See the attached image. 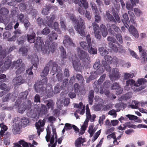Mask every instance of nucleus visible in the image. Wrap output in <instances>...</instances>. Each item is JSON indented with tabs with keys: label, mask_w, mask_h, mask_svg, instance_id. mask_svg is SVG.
I'll return each instance as SVG.
<instances>
[{
	"label": "nucleus",
	"mask_w": 147,
	"mask_h": 147,
	"mask_svg": "<svg viewBox=\"0 0 147 147\" xmlns=\"http://www.w3.org/2000/svg\"><path fill=\"white\" fill-rule=\"evenodd\" d=\"M35 35L34 32L32 33L31 34H27L26 36L27 40L29 42L31 43L34 42Z\"/></svg>",
	"instance_id": "24"
},
{
	"label": "nucleus",
	"mask_w": 147,
	"mask_h": 147,
	"mask_svg": "<svg viewBox=\"0 0 147 147\" xmlns=\"http://www.w3.org/2000/svg\"><path fill=\"white\" fill-rule=\"evenodd\" d=\"M88 52L90 54H95L97 53L96 48L92 47V45L90 47H89Z\"/></svg>",
	"instance_id": "38"
},
{
	"label": "nucleus",
	"mask_w": 147,
	"mask_h": 147,
	"mask_svg": "<svg viewBox=\"0 0 147 147\" xmlns=\"http://www.w3.org/2000/svg\"><path fill=\"white\" fill-rule=\"evenodd\" d=\"M74 107L78 108L76 111L77 113H78L81 115H83L84 114L85 111V106L83 105L82 102H80L78 104H74Z\"/></svg>",
	"instance_id": "6"
},
{
	"label": "nucleus",
	"mask_w": 147,
	"mask_h": 147,
	"mask_svg": "<svg viewBox=\"0 0 147 147\" xmlns=\"http://www.w3.org/2000/svg\"><path fill=\"white\" fill-rule=\"evenodd\" d=\"M31 57V61L32 64H33V66H34L35 68V69L37 68V66L38 64V59L37 56L35 54H34ZM28 59L30 58V56L28 57Z\"/></svg>",
	"instance_id": "11"
},
{
	"label": "nucleus",
	"mask_w": 147,
	"mask_h": 147,
	"mask_svg": "<svg viewBox=\"0 0 147 147\" xmlns=\"http://www.w3.org/2000/svg\"><path fill=\"white\" fill-rule=\"evenodd\" d=\"M94 97V91L93 90H91L89 92L88 96L89 104L92 105Z\"/></svg>",
	"instance_id": "34"
},
{
	"label": "nucleus",
	"mask_w": 147,
	"mask_h": 147,
	"mask_svg": "<svg viewBox=\"0 0 147 147\" xmlns=\"http://www.w3.org/2000/svg\"><path fill=\"white\" fill-rule=\"evenodd\" d=\"M118 45L119 46L118 50V52L121 53H125V50L124 49L123 47L120 45Z\"/></svg>",
	"instance_id": "59"
},
{
	"label": "nucleus",
	"mask_w": 147,
	"mask_h": 147,
	"mask_svg": "<svg viewBox=\"0 0 147 147\" xmlns=\"http://www.w3.org/2000/svg\"><path fill=\"white\" fill-rule=\"evenodd\" d=\"M145 81V79H140L138 80L137 81L138 83L136 84V90H134V91H139L140 90V89H139L137 87L140 86L141 85L143 84Z\"/></svg>",
	"instance_id": "36"
},
{
	"label": "nucleus",
	"mask_w": 147,
	"mask_h": 147,
	"mask_svg": "<svg viewBox=\"0 0 147 147\" xmlns=\"http://www.w3.org/2000/svg\"><path fill=\"white\" fill-rule=\"evenodd\" d=\"M22 60L20 59L16 61L13 62V67H15V68L18 67V68L16 71V74H20L25 70V66L24 64L22 63Z\"/></svg>",
	"instance_id": "5"
},
{
	"label": "nucleus",
	"mask_w": 147,
	"mask_h": 147,
	"mask_svg": "<svg viewBox=\"0 0 147 147\" xmlns=\"http://www.w3.org/2000/svg\"><path fill=\"white\" fill-rule=\"evenodd\" d=\"M20 53L22 54L23 55H27V53L28 51L27 49L26 48H20L19 50Z\"/></svg>",
	"instance_id": "52"
},
{
	"label": "nucleus",
	"mask_w": 147,
	"mask_h": 147,
	"mask_svg": "<svg viewBox=\"0 0 147 147\" xmlns=\"http://www.w3.org/2000/svg\"><path fill=\"white\" fill-rule=\"evenodd\" d=\"M48 89L47 92V95L49 97H51L53 95L54 92L53 91V89L51 86L47 87Z\"/></svg>",
	"instance_id": "43"
},
{
	"label": "nucleus",
	"mask_w": 147,
	"mask_h": 147,
	"mask_svg": "<svg viewBox=\"0 0 147 147\" xmlns=\"http://www.w3.org/2000/svg\"><path fill=\"white\" fill-rule=\"evenodd\" d=\"M30 147H34L33 145L29 143ZM28 144L23 140H20L18 143L14 144L13 147H28Z\"/></svg>",
	"instance_id": "12"
},
{
	"label": "nucleus",
	"mask_w": 147,
	"mask_h": 147,
	"mask_svg": "<svg viewBox=\"0 0 147 147\" xmlns=\"http://www.w3.org/2000/svg\"><path fill=\"white\" fill-rule=\"evenodd\" d=\"M11 63V62L10 60L5 61L4 63V65L2 67V69L5 70L8 69L10 66Z\"/></svg>",
	"instance_id": "39"
},
{
	"label": "nucleus",
	"mask_w": 147,
	"mask_h": 147,
	"mask_svg": "<svg viewBox=\"0 0 147 147\" xmlns=\"http://www.w3.org/2000/svg\"><path fill=\"white\" fill-rule=\"evenodd\" d=\"M21 126V123L19 121H16L13 125L12 131L14 134H17L20 131Z\"/></svg>",
	"instance_id": "10"
},
{
	"label": "nucleus",
	"mask_w": 147,
	"mask_h": 147,
	"mask_svg": "<svg viewBox=\"0 0 147 147\" xmlns=\"http://www.w3.org/2000/svg\"><path fill=\"white\" fill-rule=\"evenodd\" d=\"M73 64L74 68L76 70L80 71L81 70L82 66L79 61H74L73 62Z\"/></svg>",
	"instance_id": "25"
},
{
	"label": "nucleus",
	"mask_w": 147,
	"mask_h": 147,
	"mask_svg": "<svg viewBox=\"0 0 147 147\" xmlns=\"http://www.w3.org/2000/svg\"><path fill=\"white\" fill-rule=\"evenodd\" d=\"M75 29L81 36H83L85 35L84 29L85 26L84 21L81 18H80L79 21L77 23L76 25L74 26Z\"/></svg>",
	"instance_id": "4"
},
{
	"label": "nucleus",
	"mask_w": 147,
	"mask_h": 147,
	"mask_svg": "<svg viewBox=\"0 0 147 147\" xmlns=\"http://www.w3.org/2000/svg\"><path fill=\"white\" fill-rule=\"evenodd\" d=\"M60 50L61 51V56L62 58H64L66 57V53L63 47L60 48Z\"/></svg>",
	"instance_id": "56"
},
{
	"label": "nucleus",
	"mask_w": 147,
	"mask_h": 147,
	"mask_svg": "<svg viewBox=\"0 0 147 147\" xmlns=\"http://www.w3.org/2000/svg\"><path fill=\"white\" fill-rule=\"evenodd\" d=\"M112 63H116L117 64L122 65L123 62V61L121 60H118L117 57H114L112 58L111 60Z\"/></svg>",
	"instance_id": "37"
},
{
	"label": "nucleus",
	"mask_w": 147,
	"mask_h": 147,
	"mask_svg": "<svg viewBox=\"0 0 147 147\" xmlns=\"http://www.w3.org/2000/svg\"><path fill=\"white\" fill-rule=\"evenodd\" d=\"M126 116L130 120H136V121L139 123L142 122V121L140 119H138V117L136 116L129 114L126 115Z\"/></svg>",
	"instance_id": "31"
},
{
	"label": "nucleus",
	"mask_w": 147,
	"mask_h": 147,
	"mask_svg": "<svg viewBox=\"0 0 147 147\" xmlns=\"http://www.w3.org/2000/svg\"><path fill=\"white\" fill-rule=\"evenodd\" d=\"M99 50L100 54L103 56H105L108 53V51L103 47L100 48Z\"/></svg>",
	"instance_id": "41"
},
{
	"label": "nucleus",
	"mask_w": 147,
	"mask_h": 147,
	"mask_svg": "<svg viewBox=\"0 0 147 147\" xmlns=\"http://www.w3.org/2000/svg\"><path fill=\"white\" fill-rule=\"evenodd\" d=\"M74 2L80 6L84 7L85 9L88 7V4L86 0H75Z\"/></svg>",
	"instance_id": "14"
},
{
	"label": "nucleus",
	"mask_w": 147,
	"mask_h": 147,
	"mask_svg": "<svg viewBox=\"0 0 147 147\" xmlns=\"http://www.w3.org/2000/svg\"><path fill=\"white\" fill-rule=\"evenodd\" d=\"M57 34L52 31L51 33L48 35L49 38L51 41L57 39Z\"/></svg>",
	"instance_id": "35"
},
{
	"label": "nucleus",
	"mask_w": 147,
	"mask_h": 147,
	"mask_svg": "<svg viewBox=\"0 0 147 147\" xmlns=\"http://www.w3.org/2000/svg\"><path fill=\"white\" fill-rule=\"evenodd\" d=\"M102 64L104 65V68L108 72H109L111 70V68L109 66V65L107 64L106 61H102Z\"/></svg>",
	"instance_id": "47"
},
{
	"label": "nucleus",
	"mask_w": 147,
	"mask_h": 147,
	"mask_svg": "<svg viewBox=\"0 0 147 147\" xmlns=\"http://www.w3.org/2000/svg\"><path fill=\"white\" fill-rule=\"evenodd\" d=\"M51 61L52 63V64L50 65V68L51 67H52V71L53 73H55L57 72L58 69L59 68L57 64L54 62L52 61Z\"/></svg>",
	"instance_id": "30"
},
{
	"label": "nucleus",
	"mask_w": 147,
	"mask_h": 147,
	"mask_svg": "<svg viewBox=\"0 0 147 147\" xmlns=\"http://www.w3.org/2000/svg\"><path fill=\"white\" fill-rule=\"evenodd\" d=\"M77 50L78 56L80 59L82 61L84 66L85 67H87L90 61V58L88 55L87 53L81 50L79 48L77 49Z\"/></svg>",
	"instance_id": "2"
},
{
	"label": "nucleus",
	"mask_w": 147,
	"mask_h": 147,
	"mask_svg": "<svg viewBox=\"0 0 147 147\" xmlns=\"http://www.w3.org/2000/svg\"><path fill=\"white\" fill-rule=\"evenodd\" d=\"M52 130L53 134L52 135L51 137H50L51 138L50 140L51 143L52 144H53L55 140V141H56V142H57V135L55 129L53 127Z\"/></svg>",
	"instance_id": "23"
},
{
	"label": "nucleus",
	"mask_w": 147,
	"mask_h": 147,
	"mask_svg": "<svg viewBox=\"0 0 147 147\" xmlns=\"http://www.w3.org/2000/svg\"><path fill=\"white\" fill-rule=\"evenodd\" d=\"M122 125L124 126L125 129L127 127H128L129 128L131 127L134 128H136V125L133 124H130L129 122H127L125 123L124 124H123Z\"/></svg>",
	"instance_id": "55"
},
{
	"label": "nucleus",
	"mask_w": 147,
	"mask_h": 147,
	"mask_svg": "<svg viewBox=\"0 0 147 147\" xmlns=\"http://www.w3.org/2000/svg\"><path fill=\"white\" fill-rule=\"evenodd\" d=\"M28 94V91H26L24 92H22L20 94V97L21 99H26Z\"/></svg>",
	"instance_id": "49"
},
{
	"label": "nucleus",
	"mask_w": 147,
	"mask_h": 147,
	"mask_svg": "<svg viewBox=\"0 0 147 147\" xmlns=\"http://www.w3.org/2000/svg\"><path fill=\"white\" fill-rule=\"evenodd\" d=\"M9 13V11L7 9L5 8H2L0 9V14L3 15H7Z\"/></svg>",
	"instance_id": "46"
},
{
	"label": "nucleus",
	"mask_w": 147,
	"mask_h": 147,
	"mask_svg": "<svg viewBox=\"0 0 147 147\" xmlns=\"http://www.w3.org/2000/svg\"><path fill=\"white\" fill-rule=\"evenodd\" d=\"M123 17L124 20H122V21L124 23L125 22H128L129 18L127 13H125L123 15Z\"/></svg>",
	"instance_id": "62"
},
{
	"label": "nucleus",
	"mask_w": 147,
	"mask_h": 147,
	"mask_svg": "<svg viewBox=\"0 0 147 147\" xmlns=\"http://www.w3.org/2000/svg\"><path fill=\"white\" fill-rule=\"evenodd\" d=\"M21 125H26L29 123V121L27 118H23L21 119Z\"/></svg>",
	"instance_id": "45"
},
{
	"label": "nucleus",
	"mask_w": 147,
	"mask_h": 147,
	"mask_svg": "<svg viewBox=\"0 0 147 147\" xmlns=\"http://www.w3.org/2000/svg\"><path fill=\"white\" fill-rule=\"evenodd\" d=\"M134 76L133 74H130L125 73L124 75V79L127 80L129 78H133Z\"/></svg>",
	"instance_id": "58"
},
{
	"label": "nucleus",
	"mask_w": 147,
	"mask_h": 147,
	"mask_svg": "<svg viewBox=\"0 0 147 147\" xmlns=\"http://www.w3.org/2000/svg\"><path fill=\"white\" fill-rule=\"evenodd\" d=\"M85 142V138L82 137L78 138L75 141V145L76 147L81 146L82 144Z\"/></svg>",
	"instance_id": "20"
},
{
	"label": "nucleus",
	"mask_w": 147,
	"mask_h": 147,
	"mask_svg": "<svg viewBox=\"0 0 147 147\" xmlns=\"http://www.w3.org/2000/svg\"><path fill=\"white\" fill-rule=\"evenodd\" d=\"M120 109H117L115 111L114 109H112L108 113V115H111L113 116L114 117H116L117 116L116 112H119L120 111Z\"/></svg>",
	"instance_id": "48"
},
{
	"label": "nucleus",
	"mask_w": 147,
	"mask_h": 147,
	"mask_svg": "<svg viewBox=\"0 0 147 147\" xmlns=\"http://www.w3.org/2000/svg\"><path fill=\"white\" fill-rule=\"evenodd\" d=\"M131 3V5L129 3H126V7L128 10H132L133 9V7L134 6L136 3L138 2V0H130Z\"/></svg>",
	"instance_id": "22"
},
{
	"label": "nucleus",
	"mask_w": 147,
	"mask_h": 147,
	"mask_svg": "<svg viewBox=\"0 0 147 147\" xmlns=\"http://www.w3.org/2000/svg\"><path fill=\"white\" fill-rule=\"evenodd\" d=\"M45 45L40 37H38L35 44V47L37 50L41 51L44 54H48L50 52L53 53L57 46V43L55 42H50L48 41L45 42Z\"/></svg>",
	"instance_id": "1"
},
{
	"label": "nucleus",
	"mask_w": 147,
	"mask_h": 147,
	"mask_svg": "<svg viewBox=\"0 0 147 147\" xmlns=\"http://www.w3.org/2000/svg\"><path fill=\"white\" fill-rule=\"evenodd\" d=\"M31 107V102L30 100H28L24 103L21 104L18 109V112L20 113H22L26 109H28V113H29L32 116L34 114L36 113V110H33L31 109L30 110Z\"/></svg>",
	"instance_id": "3"
},
{
	"label": "nucleus",
	"mask_w": 147,
	"mask_h": 147,
	"mask_svg": "<svg viewBox=\"0 0 147 147\" xmlns=\"http://www.w3.org/2000/svg\"><path fill=\"white\" fill-rule=\"evenodd\" d=\"M64 39L63 41V43L64 45L67 46V45H70L73 47H75V45L73 43L72 40L69 36H66L64 37Z\"/></svg>",
	"instance_id": "18"
},
{
	"label": "nucleus",
	"mask_w": 147,
	"mask_h": 147,
	"mask_svg": "<svg viewBox=\"0 0 147 147\" xmlns=\"http://www.w3.org/2000/svg\"><path fill=\"white\" fill-rule=\"evenodd\" d=\"M107 28L109 32L112 34L113 32V30L112 28L113 29L115 32L117 33H120L121 32V31L119 28L116 26L115 24H112L111 25L110 24H107Z\"/></svg>",
	"instance_id": "9"
},
{
	"label": "nucleus",
	"mask_w": 147,
	"mask_h": 147,
	"mask_svg": "<svg viewBox=\"0 0 147 147\" xmlns=\"http://www.w3.org/2000/svg\"><path fill=\"white\" fill-rule=\"evenodd\" d=\"M61 88V87L60 85L59 84H57L54 88V94H57L59 92Z\"/></svg>",
	"instance_id": "51"
},
{
	"label": "nucleus",
	"mask_w": 147,
	"mask_h": 147,
	"mask_svg": "<svg viewBox=\"0 0 147 147\" xmlns=\"http://www.w3.org/2000/svg\"><path fill=\"white\" fill-rule=\"evenodd\" d=\"M97 74H98L96 73V71L94 72H92L91 75L89 78V79L91 80L96 78L97 77Z\"/></svg>",
	"instance_id": "63"
},
{
	"label": "nucleus",
	"mask_w": 147,
	"mask_h": 147,
	"mask_svg": "<svg viewBox=\"0 0 147 147\" xmlns=\"http://www.w3.org/2000/svg\"><path fill=\"white\" fill-rule=\"evenodd\" d=\"M88 124L84 123L83 125L81 126V130L79 133V136L82 135L85 132V130Z\"/></svg>",
	"instance_id": "40"
},
{
	"label": "nucleus",
	"mask_w": 147,
	"mask_h": 147,
	"mask_svg": "<svg viewBox=\"0 0 147 147\" xmlns=\"http://www.w3.org/2000/svg\"><path fill=\"white\" fill-rule=\"evenodd\" d=\"M102 105L100 104H97L93 106V108L94 110L96 111H100L102 108Z\"/></svg>",
	"instance_id": "57"
},
{
	"label": "nucleus",
	"mask_w": 147,
	"mask_h": 147,
	"mask_svg": "<svg viewBox=\"0 0 147 147\" xmlns=\"http://www.w3.org/2000/svg\"><path fill=\"white\" fill-rule=\"evenodd\" d=\"M100 29L103 36V37H106L108 34V32L105 26L103 24H101L100 27Z\"/></svg>",
	"instance_id": "27"
},
{
	"label": "nucleus",
	"mask_w": 147,
	"mask_h": 147,
	"mask_svg": "<svg viewBox=\"0 0 147 147\" xmlns=\"http://www.w3.org/2000/svg\"><path fill=\"white\" fill-rule=\"evenodd\" d=\"M26 11L29 14H31L34 16H36L37 12L36 10L33 9L31 6L29 7V9H27Z\"/></svg>",
	"instance_id": "33"
},
{
	"label": "nucleus",
	"mask_w": 147,
	"mask_h": 147,
	"mask_svg": "<svg viewBox=\"0 0 147 147\" xmlns=\"http://www.w3.org/2000/svg\"><path fill=\"white\" fill-rule=\"evenodd\" d=\"M130 106L132 109H138L139 107L140 106V102L134 100L132 101V104L130 105Z\"/></svg>",
	"instance_id": "32"
},
{
	"label": "nucleus",
	"mask_w": 147,
	"mask_h": 147,
	"mask_svg": "<svg viewBox=\"0 0 147 147\" xmlns=\"http://www.w3.org/2000/svg\"><path fill=\"white\" fill-rule=\"evenodd\" d=\"M105 60L107 61L106 62H107L108 63L110 64L112 63V57L110 56L106 55L105 57Z\"/></svg>",
	"instance_id": "64"
},
{
	"label": "nucleus",
	"mask_w": 147,
	"mask_h": 147,
	"mask_svg": "<svg viewBox=\"0 0 147 147\" xmlns=\"http://www.w3.org/2000/svg\"><path fill=\"white\" fill-rule=\"evenodd\" d=\"M126 85L125 87V89L128 88V86H132V89H134V90H136V84H135V82L133 80L131 79L127 80L126 81Z\"/></svg>",
	"instance_id": "21"
},
{
	"label": "nucleus",
	"mask_w": 147,
	"mask_h": 147,
	"mask_svg": "<svg viewBox=\"0 0 147 147\" xmlns=\"http://www.w3.org/2000/svg\"><path fill=\"white\" fill-rule=\"evenodd\" d=\"M128 13L129 16H130V21L132 24H135L136 22L135 20L136 19V17L135 16L134 13L132 12L133 9L132 10H129Z\"/></svg>",
	"instance_id": "26"
},
{
	"label": "nucleus",
	"mask_w": 147,
	"mask_h": 147,
	"mask_svg": "<svg viewBox=\"0 0 147 147\" xmlns=\"http://www.w3.org/2000/svg\"><path fill=\"white\" fill-rule=\"evenodd\" d=\"M111 80L112 81L115 80L119 78L120 74L119 72V70L117 68L113 69L112 74L109 75Z\"/></svg>",
	"instance_id": "8"
},
{
	"label": "nucleus",
	"mask_w": 147,
	"mask_h": 147,
	"mask_svg": "<svg viewBox=\"0 0 147 147\" xmlns=\"http://www.w3.org/2000/svg\"><path fill=\"white\" fill-rule=\"evenodd\" d=\"M86 118L84 123L88 124L89 120L90 119L91 115L90 114V109L88 107V105H87L86 107Z\"/></svg>",
	"instance_id": "28"
},
{
	"label": "nucleus",
	"mask_w": 147,
	"mask_h": 147,
	"mask_svg": "<svg viewBox=\"0 0 147 147\" xmlns=\"http://www.w3.org/2000/svg\"><path fill=\"white\" fill-rule=\"evenodd\" d=\"M111 89L117 90L116 94L117 95L121 94L123 91V88L119 86L118 84L116 82L113 83V86L111 87Z\"/></svg>",
	"instance_id": "15"
},
{
	"label": "nucleus",
	"mask_w": 147,
	"mask_h": 147,
	"mask_svg": "<svg viewBox=\"0 0 147 147\" xmlns=\"http://www.w3.org/2000/svg\"><path fill=\"white\" fill-rule=\"evenodd\" d=\"M132 96V93L131 92H129L125 94L124 96H122V98L125 99V100L128 99L131 97Z\"/></svg>",
	"instance_id": "60"
},
{
	"label": "nucleus",
	"mask_w": 147,
	"mask_h": 147,
	"mask_svg": "<svg viewBox=\"0 0 147 147\" xmlns=\"http://www.w3.org/2000/svg\"><path fill=\"white\" fill-rule=\"evenodd\" d=\"M24 80L23 79L22 77L20 76H18L16 77L13 80L14 84L15 85H20L24 82Z\"/></svg>",
	"instance_id": "19"
},
{
	"label": "nucleus",
	"mask_w": 147,
	"mask_h": 147,
	"mask_svg": "<svg viewBox=\"0 0 147 147\" xmlns=\"http://www.w3.org/2000/svg\"><path fill=\"white\" fill-rule=\"evenodd\" d=\"M0 89L2 90L6 89L5 91L7 92H8L10 90L9 88L8 87L7 88L6 84L5 83L2 84L0 85Z\"/></svg>",
	"instance_id": "53"
},
{
	"label": "nucleus",
	"mask_w": 147,
	"mask_h": 147,
	"mask_svg": "<svg viewBox=\"0 0 147 147\" xmlns=\"http://www.w3.org/2000/svg\"><path fill=\"white\" fill-rule=\"evenodd\" d=\"M100 130L95 133V135L93 138V139L92 140V142H93L100 135Z\"/></svg>",
	"instance_id": "61"
},
{
	"label": "nucleus",
	"mask_w": 147,
	"mask_h": 147,
	"mask_svg": "<svg viewBox=\"0 0 147 147\" xmlns=\"http://www.w3.org/2000/svg\"><path fill=\"white\" fill-rule=\"evenodd\" d=\"M106 16L110 21H113L115 23H116V21L114 19L113 16L109 13L107 11L106 12Z\"/></svg>",
	"instance_id": "44"
},
{
	"label": "nucleus",
	"mask_w": 147,
	"mask_h": 147,
	"mask_svg": "<svg viewBox=\"0 0 147 147\" xmlns=\"http://www.w3.org/2000/svg\"><path fill=\"white\" fill-rule=\"evenodd\" d=\"M47 20L45 21L46 24L50 27H52L53 21L55 20V15H51L49 17L46 16Z\"/></svg>",
	"instance_id": "13"
},
{
	"label": "nucleus",
	"mask_w": 147,
	"mask_h": 147,
	"mask_svg": "<svg viewBox=\"0 0 147 147\" xmlns=\"http://www.w3.org/2000/svg\"><path fill=\"white\" fill-rule=\"evenodd\" d=\"M97 129V127H94V126L92 125H90L89 126L88 131L90 134V137H91L93 136L94 133L95 132Z\"/></svg>",
	"instance_id": "29"
},
{
	"label": "nucleus",
	"mask_w": 147,
	"mask_h": 147,
	"mask_svg": "<svg viewBox=\"0 0 147 147\" xmlns=\"http://www.w3.org/2000/svg\"><path fill=\"white\" fill-rule=\"evenodd\" d=\"M134 11L136 16H140L142 15V11L138 8H134Z\"/></svg>",
	"instance_id": "50"
},
{
	"label": "nucleus",
	"mask_w": 147,
	"mask_h": 147,
	"mask_svg": "<svg viewBox=\"0 0 147 147\" xmlns=\"http://www.w3.org/2000/svg\"><path fill=\"white\" fill-rule=\"evenodd\" d=\"M45 123L44 120H40L36 122L35 124V126L37 130V133L38 136L40 134V132L43 131L44 130V126Z\"/></svg>",
	"instance_id": "7"
},
{
	"label": "nucleus",
	"mask_w": 147,
	"mask_h": 147,
	"mask_svg": "<svg viewBox=\"0 0 147 147\" xmlns=\"http://www.w3.org/2000/svg\"><path fill=\"white\" fill-rule=\"evenodd\" d=\"M52 63L51 61H49L45 67L44 70L41 73V76L42 77H45L48 74L49 72L50 65L52 64Z\"/></svg>",
	"instance_id": "17"
},
{
	"label": "nucleus",
	"mask_w": 147,
	"mask_h": 147,
	"mask_svg": "<svg viewBox=\"0 0 147 147\" xmlns=\"http://www.w3.org/2000/svg\"><path fill=\"white\" fill-rule=\"evenodd\" d=\"M51 32L50 30L48 27L45 28L42 31L41 33L43 35H47Z\"/></svg>",
	"instance_id": "54"
},
{
	"label": "nucleus",
	"mask_w": 147,
	"mask_h": 147,
	"mask_svg": "<svg viewBox=\"0 0 147 147\" xmlns=\"http://www.w3.org/2000/svg\"><path fill=\"white\" fill-rule=\"evenodd\" d=\"M129 31L130 33L135 38H138L139 36L138 32L136 28L133 26H130Z\"/></svg>",
	"instance_id": "16"
},
{
	"label": "nucleus",
	"mask_w": 147,
	"mask_h": 147,
	"mask_svg": "<svg viewBox=\"0 0 147 147\" xmlns=\"http://www.w3.org/2000/svg\"><path fill=\"white\" fill-rule=\"evenodd\" d=\"M5 56L6 53L5 51H2L0 53V67L3 64V62L2 61V59L4 58Z\"/></svg>",
	"instance_id": "42"
}]
</instances>
